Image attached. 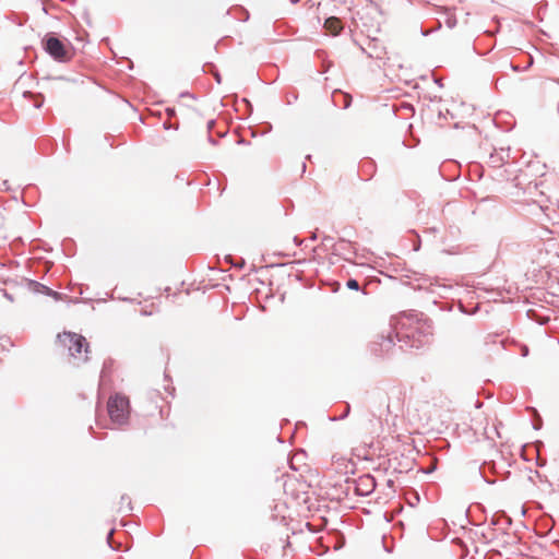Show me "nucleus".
Wrapping results in <instances>:
<instances>
[{"label": "nucleus", "mask_w": 559, "mask_h": 559, "mask_svg": "<svg viewBox=\"0 0 559 559\" xmlns=\"http://www.w3.org/2000/svg\"><path fill=\"white\" fill-rule=\"evenodd\" d=\"M27 287H28V289H31L35 293L44 294V295L52 297L57 300L60 299V296H61L60 293L49 288L48 286H46L35 280H27Z\"/></svg>", "instance_id": "obj_7"}, {"label": "nucleus", "mask_w": 559, "mask_h": 559, "mask_svg": "<svg viewBox=\"0 0 559 559\" xmlns=\"http://www.w3.org/2000/svg\"><path fill=\"white\" fill-rule=\"evenodd\" d=\"M115 528H111L108 534H107V537H106V540H107V544L108 546L114 549V550H120V544H116L112 539V535L115 533Z\"/></svg>", "instance_id": "obj_17"}, {"label": "nucleus", "mask_w": 559, "mask_h": 559, "mask_svg": "<svg viewBox=\"0 0 559 559\" xmlns=\"http://www.w3.org/2000/svg\"><path fill=\"white\" fill-rule=\"evenodd\" d=\"M393 485H394V481H393L392 479H389V480H388V486H390V487H391V486H393Z\"/></svg>", "instance_id": "obj_42"}, {"label": "nucleus", "mask_w": 559, "mask_h": 559, "mask_svg": "<svg viewBox=\"0 0 559 559\" xmlns=\"http://www.w3.org/2000/svg\"><path fill=\"white\" fill-rule=\"evenodd\" d=\"M530 354V348L527 345H522L521 346V356L522 357H527Z\"/></svg>", "instance_id": "obj_26"}, {"label": "nucleus", "mask_w": 559, "mask_h": 559, "mask_svg": "<svg viewBox=\"0 0 559 559\" xmlns=\"http://www.w3.org/2000/svg\"><path fill=\"white\" fill-rule=\"evenodd\" d=\"M526 58H527L526 64L523 67V70H527L528 68H531L533 66V57L527 56Z\"/></svg>", "instance_id": "obj_28"}, {"label": "nucleus", "mask_w": 559, "mask_h": 559, "mask_svg": "<svg viewBox=\"0 0 559 559\" xmlns=\"http://www.w3.org/2000/svg\"><path fill=\"white\" fill-rule=\"evenodd\" d=\"M419 248H420V242L418 241L417 243L414 245V250L418 251Z\"/></svg>", "instance_id": "obj_37"}, {"label": "nucleus", "mask_w": 559, "mask_h": 559, "mask_svg": "<svg viewBox=\"0 0 559 559\" xmlns=\"http://www.w3.org/2000/svg\"><path fill=\"white\" fill-rule=\"evenodd\" d=\"M432 337V321L424 318V313L411 312L402 314L394 325L390 326L386 334L377 335L372 341L370 349L376 356H384L393 353L396 347L402 352L408 349H423Z\"/></svg>", "instance_id": "obj_1"}, {"label": "nucleus", "mask_w": 559, "mask_h": 559, "mask_svg": "<svg viewBox=\"0 0 559 559\" xmlns=\"http://www.w3.org/2000/svg\"><path fill=\"white\" fill-rule=\"evenodd\" d=\"M216 69L215 64L212 62H207L203 66V72L205 73H213V71Z\"/></svg>", "instance_id": "obj_21"}, {"label": "nucleus", "mask_w": 559, "mask_h": 559, "mask_svg": "<svg viewBox=\"0 0 559 559\" xmlns=\"http://www.w3.org/2000/svg\"><path fill=\"white\" fill-rule=\"evenodd\" d=\"M142 314H143V316H147V314H148V312H147V311H142Z\"/></svg>", "instance_id": "obj_48"}, {"label": "nucleus", "mask_w": 559, "mask_h": 559, "mask_svg": "<svg viewBox=\"0 0 559 559\" xmlns=\"http://www.w3.org/2000/svg\"><path fill=\"white\" fill-rule=\"evenodd\" d=\"M343 98H344V104H343V108L346 109L350 106L352 104V97L347 94H342Z\"/></svg>", "instance_id": "obj_23"}, {"label": "nucleus", "mask_w": 559, "mask_h": 559, "mask_svg": "<svg viewBox=\"0 0 559 559\" xmlns=\"http://www.w3.org/2000/svg\"><path fill=\"white\" fill-rule=\"evenodd\" d=\"M33 96L34 99V107L39 109L44 105L45 97L43 94L38 93L34 95L32 92L27 91L24 92V97Z\"/></svg>", "instance_id": "obj_14"}, {"label": "nucleus", "mask_w": 559, "mask_h": 559, "mask_svg": "<svg viewBox=\"0 0 559 559\" xmlns=\"http://www.w3.org/2000/svg\"><path fill=\"white\" fill-rule=\"evenodd\" d=\"M107 372V364L105 362L100 372V379L103 380L106 377Z\"/></svg>", "instance_id": "obj_32"}, {"label": "nucleus", "mask_w": 559, "mask_h": 559, "mask_svg": "<svg viewBox=\"0 0 559 559\" xmlns=\"http://www.w3.org/2000/svg\"><path fill=\"white\" fill-rule=\"evenodd\" d=\"M304 242H305V240H304V239H300L298 236H295V237H294V243H295L297 247L301 246Z\"/></svg>", "instance_id": "obj_30"}, {"label": "nucleus", "mask_w": 559, "mask_h": 559, "mask_svg": "<svg viewBox=\"0 0 559 559\" xmlns=\"http://www.w3.org/2000/svg\"><path fill=\"white\" fill-rule=\"evenodd\" d=\"M213 76H214L215 81H216L218 84H221V83H222V75H221V73L218 72V70H217V69H215V70L213 71Z\"/></svg>", "instance_id": "obj_27"}, {"label": "nucleus", "mask_w": 559, "mask_h": 559, "mask_svg": "<svg viewBox=\"0 0 559 559\" xmlns=\"http://www.w3.org/2000/svg\"><path fill=\"white\" fill-rule=\"evenodd\" d=\"M168 115H173L174 109H167Z\"/></svg>", "instance_id": "obj_45"}, {"label": "nucleus", "mask_w": 559, "mask_h": 559, "mask_svg": "<svg viewBox=\"0 0 559 559\" xmlns=\"http://www.w3.org/2000/svg\"><path fill=\"white\" fill-rule=\"evenodd\" d=\"M354 483L355 493L359 497H367L371 495L377 487L376 478L371 474H365L358 479L354 480Z\"/></svg>", "instance_id": "obj_5"}, {"label": "nucleus", "mask_w": 559, "mask_h": 559, "mask_svg": "<svg viewBox=\"0 0 559 559\" xmlns=\"http://www.w3.org/2000/svg\"><path fill=\"white\" fill-rule=\"evenodd\" d=\"M215 124H216V121L214 119H211L207 121L206 128H207L209 134H212V131H213Z\"/></svg>", "instance_id": "obj_24"}, {"label": "nucleus", "mask_w": 559, "mask_h": 559, "mask_svg": "<svg viewBox=\"0 0 559 559\" xmlns=\"http://www.w3.org/2000/svg\"><path fill=\"white\" fill-rule=\"evenodd\" d=\"M292 4L298 3L300 0H289Z\"/></svg>", "instance_id": "obj_44"}, {"label": "nucleus", "mask_w": 559, "mask_h": 559, "mask_svg": "<svg viewBox=\"0 0 559 559\" xmlns=\"http://www.w3.org/2000/svg\"><path fill=\"white\" fill-rule=\"evenodd\" d=\"M479 475L481 476V478L489 485H493L496 483V479L495 478H490L489 474L490 475H498V471H497V467H496V462L495 461H489V462H484L480 466H479Z\"/></svg>", "instance_id": "obj_8"}, {"label": "nucleus", "mask_w": 559, "mask_h": 559, "mask_svg": "<svg viewBox=\"0 0 559 559\" xmlns=\"http://www.w3.org/2000/svg\"><path fill=\"white\" fill-rule=\"evenodd\" d=\"M534 429L538 430L542 427V423H533Z\"/></svg>", "instance_id": "obj_36"}, {"label": "nucleus", "mask_w": 559, "mask_h": 559, "mask_svg": "<svg viewBox=\"0 0 559 559\" xmlns=\"http://www.w3.org/2000/svg\"><path fill=\"white\" fill-rule=\"evenodd\" d=\"M340 248V251H334L333 254L343 257L346 261H352L353 257L356 254V250L353 247L350 240L345 238V243H343Z\"/></svg>", "instance_id": "obj_10"}, {"label": "nucleus", "mask_w": 559, "mask_h": 559, "mask_svg": "<svg viewBox=\"0 0 559 559\" xmlns=\"http://www.w3.org/2000/svg\"><path fill=\"white\" fill-rule=\"evenodd\" d=\"M238 144H240V145H248V144H250V142L245 140V139H239Z\"/></svg>", "instance_id": "obj_34"}, {"label": "nucleus", "mask_w": 559, "mask_h": 559, "mask_svg": "<svg viewBox=\"0 0 559 559\" xmlns=\"http://www.w3.org/2000/svg\"><path fill=\"white\" fill-rule=\"evenodd\" d=\"M318 239V229H316L311 235L310 237L308 238V240L310 241H316Z\"/></svg>", "instance_id": "obj_31"}, {"label": "nucleus", "mask_w": 559, "mask_h": 559, "mask_svg": "<svg viewBox=\"0 0 559 559\" xmlns=\"http://www.w3.org/2000/svg\"><path fill=\"white\" fill-rule=\"evenodd\" d=\"M163 127L164 129L168 130L170 128V124L168 122H164Z\"/></svg>", "instance_id": "obj_38"}, {"label": "nucleus", "mask_w": 559, "mask_h": 559, "mask_svg": "<svg viewBox=\"0 0 559 559\" xmlns=\"http://www.w3.org/2000/svg\"><path fill=\"white\" fill-rule=\"evenodd\" d=\"M323 27L326 33L335 36V35H338L343 31L344 25L340 19H337L335 16H330V17L325 19Z\"/></svg>", "instance_id": "obj_9"}, {"label": "nucleus", "mask_w": 559, "mask_h": 559, "mask_svg": "<svg viewBox=\"0 0 559 559\" xmlns=\"http://www.w3.org/2000/svg\"><path fill=\"white\" fill-rule=\"evenodd\" d=\"M535 475H536L539 479H542V475L539 474V472H538V471H535Z\"/></svg>", "instance_id": "obj_43"}, {"label": "nucleus", "mask_w": 559, "mask_h": 559, "mask_svg": "<svg viewBox=\"0 0 559 559\" xmlns=\"http://www.w3.org/2000/svg\"><path fill=\"white\" fill-rule=\"evenodd\" d=\"M226 260L238 270L243 269L246 265V260L243 258L234 259L231 255H227Z\"/></svg>", "instance_id": "obj_16"}, {"label": "nucleus", "mask_w": 559, "mask_h": 559, "mask_svg": "<svg viewBox=\"0 0 559 559\" xmlns=\"http://www.w3.org/2000/svg\"><path fill=\"white\" fill-rule=\"evenodd\" d=\"M433 81H435V83H436L439 87H442V86H443V84H442V82H441V79L435 78V80H433Z\"/></svg>", "instance_id": "obj_35"}, {"label": "nucleus", "mask_w": 559, "mask_h": 559, "mask_svg": "<svg viewBox=\"0 0 559 559\" xmlns=\"http://www.w3.org/2000/svg\"><path fill=\"white\" fill-rule=\"evenodd\" d=\"M510 147L501 148L500 152L490 154L489 162L493 167H499L504 163L506 157H509Z\"/></svg>", "instance_id": "obj_12"}, {"label": "nucleus", "mask_w": 559, "mask_h": 559, "mask_svg": "<svg viewBox=\"0 0 559 559\" xmlns=\"http://www.w3.org/2000/svg\"><path fill=\"white\" fill-rule=\"evenodd\" d=\"M297 98H298V95H297L296 93H288V94L286 95V103H287L288 105H290V104H293L294 102H296V100H297Z\"/></svg>", "instance_id": "obj_22"}, {"label": "nucleus", "mask_w": 559, "mask_h": 559, "mask_svg": "<svg viewBox=\"0 0 559 559\" xmlns=\"http://www.w3.org/2000/svg\"><path fill=\"white\" fill-rule=\"evenodd\" d=\"M263 128H264V130H263V132H262V133L271 132V130H272V124H271L270 122H264V123H263Z\"/></svg>", "instance_id": "obj_29"}, {"label": "nucleus", "mask_w": 559, "mask_h": 559, "mask_svg": "<svg viewBox=\"0 0 559 559\" xmlns=\"http://www.w3.org/2000/svg\"><path fill=\"white\" fill-rule=\"evenodd\" d=\"M107 411L112 424L122 426L128 424L130 416V403L128 397L115 394L107 403Z\"/></svg>", "instance_id": "obj_3"}, {"label": "nucleus", "mask_w": 559, "mask_h": 559, "mask_svg": "<svg viewBox=\"0 0 559 559\" xmlns=\"http://www.w3.org/2000/svg\"><path fill=\"white\" fill-rule=\"evenodd\" d=\"M68 47L56 33L49 32L41 39V47L55 61L64 63L72 59L73 47L68 41Z\"/></svg>", "instance_id": "obj_2"}, {"label": "nucleus", "mask_w": 559, "mask_h": 559, "mask_svg": "<svg viewBox=\"0 0 559 559\" xmlns=\"http://www.w3.org/2000/svg\"><path fill=\"white\" fill-rule=\"evenodd\" d=\"M58 80H67L64 76H58Z\"/></svg>", "instance_id": "obj_47"}, {"label": "nucleus", "mask_w": 559, "mask_h": 559, "mask_svg": "<svg viewBox=\"0 0 559 559\" xmlns=\"http://www.w3.org/2000/svg\"><path fill=\"white\" fill-rule=\"evenodd\" d=\"M4 296L9 299V300H13L12 296L10 294H8L7 292H4Z\"/></svg>", "instance_id": "obj_39"}, {"label": "nucleus", "mask_w": 559, "mask_h": 559, "mask_svg": "<svg viewBox=\"0 0 559 559\" xmlns=\"http://www.w3.org/2000/svg\"><path fill=\"white\" fill-rule=\"evenodd\" d=\"M207 141H209L212 145H217V140H215V139L213 138V135H212V134H209V135H207Z\"/></svg>", "instance_id": "obj_33"}, {"label": "nucleus", "mask_w": 559, "mask_h": 559, "mask_svg": "<svg viewBox=\"0 0 559 559\" xmlns=\"http://www.w3.org/2000/svg\"><path fill=\"white\" fill-rule=\"evenodd\" d=\"M301 171L305 173L306 171V163H302L301 164Z\"/></svg>", "instance_id": "obj_41"}, {"label": "nucleus", "mask_w": 559, "mask_h": 559, "mask_svg": "<svg viewBox=\"0 0 559 559\" xmlns=\"http://www.w3.org/2000/svg\"><path fill=\"white\" fill-rule=\"evenodd\" d=\"M343 243H345L344 237H340L338 241L335 242L334 238L332 236L325 235L322 237L321 243L319 246H317L313 250L314 251L321 250L323 252L331 251L333 253L334 251H340L338 247H341Z\"/></svg>", "instance_id": "obj_6"}, {"label": "nucleus", "mask_w": 559, "mask_h": 559, "mask_svg": "<svg viewBox=\"0 0 559 559\" xmlns=\"http://www.w3.org/2000/svg\"><path fill=\"white\" fill-rule=\"evenodd\" d=\"M346 287L350 290H359L360 289V285L356 278L347 280Z\"/></svg>", "instance_id": "obj_18"}, {"label": "nucleus", "mask_w": 559, "mask_h": 559, "mask_svg": "<svg viewBox=\"0 0 559 559\" xmlns=\"http://www.w3.org/2000/svg\"><path fill=\"white\" fill-rule=\"evenodd\" d=\"M188 95H190V94L187 92V93H181L180 96H188Z\"/></svg>", "instance_id": "obj_46"}, {"label": "nucleus", "mask_w": 559, "mask_h": 559, "mask_svg": "<svg viewBox=\"0 0 559 559\" xmlns=\"http://www.w3.org/2000/svg\"><path fill=\"white\" fill-rule=\"evenodd\" d=\"M58 341L64 347H68L71 356H76L78 354H81L83 350L86 354L88 353V343L86 338L81 334H76L74 332H63L61 334H58Z\"/></svg>", "instance_id": "obj_4"}, {"label": "nucleus", "mask_w": 559, "mask_h": 559, "mask_svg": "<svg viewBox=\"0 0 559 559\" xmlns=\"http://www.w3.org/2000/svg\"><path fill=\"white\" fill-rule=\"evenodd\" d=\"M491 525L508 528L512 525V519L504 511H499L492 515Z\"/></svg>", "instance_id": "obj_11"}, {"label": "nucleus", "mask_w": 559, "mask_h": 559, "mask_svg": "<svg viewBox=\"0 0 559 559\" xmlns=\"http://www.w3.org/2000/svg\"><path fill=\"white\" fill-rule=\"evenodd\" d=\"M364 52H366L368 55L369 58H374V59H380L381 56H380V50L378 49L377 47V44L374 43V39H372L370 43H369V49L370 50H366L365 48H361Z\"/></svg>", "instance_id": "obj_13"}, {"label": "nucleus", "mask_w": 559, "mask_h": 559, "mask_svg": "<svg viewBox=\"0 0 559 559\" xmlns=\"http://www.w3.org/2000/svg\"><path fill=\"white\" fill-rule=\"evenodd\" d=\"M226 135V131L218 132V136L224 138Z\"/></svg>", "instance_id": "obj_40"}, {"label": "nucleus", "mask_w": 559, "mask_h": 559, "mask_svg": "<svg viewBox=\"0 0 559 559\" xmlns=\"http://www.w3.org/2000/svg\"><path fill=\"white\" fill-rule=\"evenodd\" d=\"M120 503L121 506L127 503L128 506V511H131L132 510V507H131V500L130 498L127 496V495H122L121 498H120Z\"/></svg>", "instance_id": "obj_20"}, {"label": "nucleus", "mask_w": 559, "mask_h": 559, "mask_svg": "<svg viewBox=\"0 0 559 559\" xmlns=\"http://www.w3.org/2000/svg\"><path fill=\"white\" fill-rule=\"evenodd\" d=\"M509 67L511 70H513L514 72H521V71H524L523 70V67H520L518 64H514L513 62H509Z\"/></svg>", "instance_id": "obj_25"}, {"label": "nucleus", "mask_w": 559, "mask_h": 559, "mask_svg": "<svg viewBox=\"0 0 559 559\" xmlns=\"http://www.w3.org/2000/svg\"><path fill=\"white\" fill-rule=\"evenodd\" d=\"M349 413H350V405H349L348 403H345V404L343 405V411H342L341 415H340V416H336V415H334V416H329V419H330L331 421L342 420V419L347 418V417H348V415H349Z\"/></svg>", "instance_id": "obj_15"}, {"label": "nucleus", "mask_w": 559, "mask_h": 559, "mask_svg": "<svg viewBox=\"0 0 559 559\" xmlns=\"http://www.w3.org/2000/svg\"><path fill=\"white\" fill-rule=\"evenodd\" d=\"M234 11L236 12H239L241 15L240 16H237L238 20L242 21V22H246L248 21L249 19V13L247 10H245L243 8H237L235 9Z\"/></svg>", "instance_id": "obj_19"}]
</instances>
